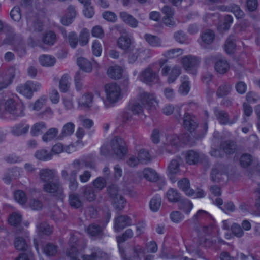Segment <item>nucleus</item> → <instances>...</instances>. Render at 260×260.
Returning a JSON list of instances; mask_svg holds the SVG:
<instances>
[{
	"instance_id": "1",
	"label": "nucleus",
	"mask_w": 260,
	"mask_h": 260,
	"mask_svg": "<svg viewBox=\"0 0 260 260\" xmlns=\"http://www.w3.org/2000/svg\"><path fill=\"white\" fill-rule=\"evenodd\" d=\"M133 231L131 229H127L121 236H117V241L119 252L123 260H141L144 256V251L142 247L140 245H136L132 249V253L130 255L125 254V247L124 242L133 237Z\"/></svg>"
},
{
	"instance_id": "2",
	"label": "nucleus",
	"mask_w": 260,
	"mask_h": 260,
	"mask_svg": "<svg viewBox=\"0 0 260 260\" xmlns=\"http://www.w3.org/2000/svg\"><path fill=\"white\" fill-rule=\"evenodd\" d=\"M77 237L74 235L70 239L69 243L70 248L67 251V255L70 260H80L81 257L82 260H99L104 257L105 253L99 248H93L91 255H84L81 256L77 246Z\"/></svg>"
},
{
	"instance_id": "3",
	"label": "nucleus",
	"mask_w": 260,
	"mask_h": 260,
	"mask_svg": "<svg viewBox=\"0 0 260 260\" xmlns=\"http://www.w3.org/2000/svg\"><path fill=\"white\" fill-rule=\"evenodd\" d=\"M82 169V162L79 160H75L68 168L61 170L60 174L62 179L69 183V188L72 191H75L78 188L79 183L77 181V174Z\"/></svg>"
},
{
	"instance_id": "4",
	"label": "nucleus",
	"mask_w": 260,
	"mask_h": 260,
	"mask_svg": "<svg viewBox=\"0 0 260 260\" xmlns=\"http://www.w3.org/2000/svg\"><path fill=\"white\" fill-rule=\"evenodd\" d=\"M138 100L139 102H136L131 106V110L135 114H142L144 108L149 109L155 107L158 104L156 97L153 93L145 92L142 89L139 90Z\"/></svg>"
},
{
	"instance_id": "5",
	"label": "nucleus",
	"mask_w": 260,
	"mask_h": 260,
	"mask_svg": "<svg viewBox=\"0 0 260 260\" xmlns=\"http://www.w3.org/2000/svg\"><path fill=\"white\" fill-rule=\"evenodd\" d=\"M1 106L2 109L4 110L2 116L5 118L15 120L17 118L24 115L23 109L18 108L14 98H9L5 100Z\"/></svg>"
},
{
	"instance_id": "6",
	"label": "nucleus",
	"mask_w": 260,
	"mask_h": 260,
	"mask_svg": "<svg viewBox=\"0 0 260 260\" xmlns=\"http://www.w3.org/2000/svg\"><path fill=\"white\" fill-rule=\"evenodd\" d=\"M104 91L105 98L103 100V103L106 108L114 106L122 98L121 88L115 83L106 84Z\"/></svg>"
},
{
	"instance_id": "7",
	"label": "nucleus",
	"mask_w": 260,
	"mask_h": 260,
	"mask_svg": "<svg viewBox=\"0 0 260 260\" xmlns=\"http://www.w3.org/2000/svg\"><path fill=\"white\" fill-rule=\"evenodd\" d=\"M41 83L37 81H28L23 84H21L17 87V91L19 93L28 99H30L33 96L34 92H37L41 88Z\"/></svg>"
},
{
	"instance_id": "8",
	"label": "nucleus",
	"mask_w": 260,
	"mask_h": 260,
	"mask_svg": "<svg viewBox=\"0 0 260 260\" xmlns=\"http://www.w3.org/2000/svg\"><path fill=\"white\" fill-rule=\"evenodd\" d=\"M112 151L118 157L121 158L127 152V147L125 141L119 137H115L110 142Z\"/></svg>"
},
{
	"instance_id": "9",
	"label": "nucleus",
	"mask_w": 260,
	"mask_h": 260,
	"mask_svg": "<svg viewBox=\"0 0 260 260\" xmlns=\"http://www.w3.org/2000/svg\"><path fill=\"white\" fill-rule=\"evenodd\" d=\"M213 62L215 63V70L220 74H224L229 69V63L224 58H218L216 56H210L206 58V64L210 65Z\"/></svg>"
},
{
	"instance_id": "10",
	"label": "nucleus",
	"mask_w": 260,
	"mask_h": 260,
	"mask_svg": "<svg viewBox=\"0 0 260 260\" xmlns=\"http://www.w3.org/2000/svg\"><path fill=\"white\" fill-rule=\"evenodd\" d=\"M181 63L183 68L188 73L196 74L197 68L199 66L200 60L196 56L186 55L182 58Z\"/></svg>"
},
{
	"instance_id": "11",
	"label": "nucleus",
	"mask_w": 260,
	"mask_h": 260,
	"mask_svg": "<svg viewBox=\"0 0 260 260\" xmlns=\"http://www.w3.org/2000/svg\"><path fill=\"white\" fill-rule=\"evenodd\" d=\"M181 73V67L177 65H175L172 67L169 65H165L161 70V74L162 76H168L167 82L169 83L174 82Z\"/></svg>"
},
{
	"instance_id": "12",
	"label": "nucleus",
	"mask_w": 260,
	"mask_h": 260,
	"mask_svg": "<svg viewBox=\"0 0 260 260\" xmlns=\"http://www.w3.org/2000/svg\"><path fill=\"white\" fill-rule=\"evenodd\" d=\"M139 78L141 81L149 85L156 83L159 80L158 74L150 67L143 70L140 74Z\"/></svg>"
},
{
	"instance_id": "13",
	"label": "nucleus",
	"mask_w": 260,
	"mask_h": 260,
	"mask_svg": "<svg viewBox=\"0 0 260 260\" xmlns=\"http://www.w3.org/2000/svg\"><path fill=\"white\" fill-rule=\"evenodd\" d=\"M43 189L45 192L55 196H61L63 192V187L59 180L45 182L43 185Z\"/></svg>"
},
{
	"instance_id": "14",
	"label": "nucleus",
	"mask_w": 260,
	"mask_h": 260,
	"mask_svg": "<svg viewBox=\"0 0 260 260\" xmlns=\"http://www.w3.org/2000/svg\"><path fill=\"white\" fill-rule=\"evenodd\" d=\"M133 38L129 35L125 34L120 36L117 42L118 47L125 52L133 50Z\"/></svg>"
},
{
	"instance_id": "15",
	"label": "nucleus",
	"mask_w": 260,
	"mask_h": 260,
	"mask_svg": "<svg viewBox=\"0 0 260 260\" xmlns=\"http://www.w3.org/2000/svg\"><path fill=\"white\" fill-rule=\"evenodd\" d=\"M93 99L92 93H85L78 99V107L82 109H89L92 106Z\"/></svg>"
},
{
	"instance_id": "16",
	"label": "nucleus",
	"mask_w": 260,
	"mask_h": 260,
	"mask_svg": "<svg viewBox=\"0 0 260 260\" xmlns=\"http://www.w3.org/2000/svg\"><path fill=\"white\" fill-rule=\"evenodd\" d=\"M132 224V219L129 216L120 215L115 219L114 228L116 231H119Z\"/></svg>"
},
{
	"instance_id": "17",
	"label": "nucleus",
	"mask_w": 260,
	"mask_h": 260,
	"mask_svg": "<svg viewBox=\"0 0 260 260\" xmlns=\"http://www.w3.org/2000/svg\"><path fill=\"white\" fill-rule=\"evenodd\" d=\"M183 161L181 157L176 156L171 160L168 166V172L170 176L178 175L180 172V166Z\"/></svg>"
},
{
	"instance_id": "18",
	"label": "nucleus",
	"mask_w": 260,
	"mask_h": 260,
	"mask_svg": "<svg viewBox=\"0 0 260 260\" xmlns=\"http://www.w3.org/2000/svg\"><path fill=\"white\" fill-rule=\"evenodd\" d=\"M142 175L144 178L151 182H157L160 180L164 182V178L160 176L156 171L150 168H146L142 171Z\"/></svg>"
},
{
	"instance_id": "19",
	"label": "nucleus",
	"mask_w": 260,
	"mask_h": 260,
	"mask_svg": "<svg viewBox=\"0 0 260 260\" xmlns=\"http://www.w3.org/2000/svg\"><path fill=\"white\" fill-rule=\"evenodd\" d=\"M226 175L225 167L222 164H216L212 168L211 178L213 181H219L222 176Z\"/></svg>"
},
{
	"instance_id": "20",
	"label": "nucleus",
	"mask_w": 260,
	"mask_h": 260,
	"mask_svg": "<svg viewBox=\"0 0 260 260\" xmlns=\"http://www.w3.org/2000/svg\"><path fill=\"white\" fill-rule=\"evenodd\" d=\"M214 113L216 119L221 124H232L234 123L237 120L236 119H235L234 120H230L229 118V115L226 112L217 108H215L214 110Z\"/></svg>"
},
{
	"instance_id": "21",
	"label": "nucleus",
	"mask_w": 260,
	"mask_h": 260,
	"mask_svg": "<svg viewBox=\"0 0 260 260\" xmlns=\"http://www.w3.org/2000/svg\"><path fill=\"white\" fill-rule=\"evenodd\" d=\"M76 16L75 8L73 6H70L67 9L66 15L61 17V23L63 25L68 26L71 24Z\"/></svg>"
},
{
	"instance_id": "22",
	"label": "nucleus",
	"mask_w": 260,
	"mask_h": 260,
	"mask_svg": "<svg viewBox=\"0 0 260 260\" xmlns=\"http://www.w3.org/2000/svg\"><path fill=\"white\" fill-rule=\"evenodd\" d=\"M56 175V172L55 170H51L49 169H43L40 170L39 172V177L40 180L45 184V182H48L53 180Z\"/></svg>"
},
{
	"instance_id": "23",
	"label": "nucleus",
	"mask_w": 260,
	"mask_h": 260,
	"mask_svg": "<svg viewBox=\"0 0 260 260\" xmlns=\"http://www.w3.org/2000/svg\"><path fill=\"white\" fill-rule=\"evenodd\" d=\"M20 175V170L18 168L9 169L4 174L3 180L7 184H10L13 179H15Z\"/></svg>"
},
{
	"instance_id": "24",
	"label": "nucleus",
	"mask_w": 260,
	"mask_h": 260,
	"mask_svg": "<svg viewBox=\"0 0 260 260\" xmlns=\"http://www.w3.org/2000/svg\"><path fill=\"white\" fill-rule=\"evenodd\" d=\"M186 162L189 165H195L198 162L201 156V154L197 151L194 150H188L184 154Z\"/></svg>"
},
{
	"instance_id": "25",
	"label": "nucleus",
	"mask_w": 260,
	"mask_h": 260,
	"mask_svg": "<svg viewBox=\"0 0 260 260\" xmlns=\"http://www.w3.org/2000/svg\"><path fill=\"white\" fill-rule=\"evenodd\" d=\"M183 126L188 131H193L197 126L194 118L189 114H185L183 117Z\"/></svg>"
},
{
	"instance_id": "26",
	"label": "nucleus",
	"mask_w": 260,
	"mask_h": 260,
	"mask_svg": "<svg viewBox=\"0 0 260 260\" xmlns=\"http://www.w3.org/2000/svg\"><path fill=\"white\" fill-rule=\"evenodd\" d=\"M71 77L68 74H63L59 82V88L61 92H67L71 86Z\"/></svg>"
},
{
	"instance_id": "27",
	"label": "nucleus",
	"mask_w": 260,
	"mask_h": 260,
	"mask_svg": "<svg viewBox=\"0 0 260 260\" xmlns=\"http://www.w3.org/2000/svg\"><path fill=\"white\" fill-rule=\"evenodd\" d=\"M120 18L123 22L132 27L136 28L138 25L137 20L125 12H122L120 13Z\"/></svg>"
},
{
	"instance_id": "28",
	"label": "nucleus",
	"mask_w": 260,
	"mask_h": 260,
	"mask_svg": "<svg viewBox=\"0 0 260 260\" xmlns=\"http://www.w3.org/2000/svg\"><path fill=\"white\" fill-rule=\"evenodd\" d=\"M39 61L41 66L49 67L53 66L56 62V59L53 56L43 54L39 57Z\"/></svg>"
},
{
	"instance_id": "29",
	"label": "nucleus",
	"mask_w": 260,
	"mask_h": 260,
	"mask_svg": "<svg viewBox=\"0 0 260 260\" xmlns=\"http://www.w3.org/2000/svg\"><path fill=\"white\" fill-rule=\"evenodd\" d=\"M178 186L187 196H193L194 194L193 190L190 188L189 180L186 178L182 179L178 182Z\"/></svg>"
},
{
	"instance_id": "30",
	"label": "nucleus",
	"mask_w": 260,
	"mask_h": 260,
	"mask_svg": "<svg viewBox=\"0 0 260 260\" xmlns=\"http://www.w3.org/2000/svg\"><path fill=\"white\" fill-rule=\"evenodd\" d=\"M29 129V125L20 123L12 127L11 132L13 135L19 136L27 133Z\"/></svg>"
},
{
	"instance_id": "31",
	"label": "nucleus",
	"mask_w": 260,
	"mask_h": 260,
	"mask_svg": "<svg viewBox=\"0 0 260 260\" xmlns=\"http://www.w3.org/2000/svg\"><path fill=\"white\" fill-rule=\"evenodd\" d=\"M181 84L178 91L182 95H186L188 93L190 88L188 77L185 75L181 76Z\"/></svg>"
},
{
	"instance_id": "32",
	"label": "nucleus",
	"mask_w": 260,
	"mask_h": 260,
	"mask_svg": "<svg viewBox=\"0 0 260 260\" xmlns=\"http://www.w3.org/2000/svg\"><path fill=\"white\" fill-rule=\"evenodd\" d=\"M123 70L119 66H111L109 68L107 74L111 78L117 79L122 77Z\"/></svg>"
},
{
	"instance_id": "33",
	"label": "nucleus",
	"mask_w": 260,
	"mask_h": 260,
	"mask_svg": "<svg viewBox=\"0 0 260 260\" xmlns=\"http://www.w3.org/2000/svg\"><path fill=\"white\" fill-rule=\"evenodd\" d=\"M75 125L72 122H68L64 124L61 131L58 139H61L64 137L71 136L74 132Z\"/></svg>"
},
{
	"instance_id": "34",
	"label": "nucleus",
	"mask_w": 260,
	"mask_h": 260,
	"mask_svg": "<svg viewBox=\"0 0 260 260\" xmlns=\"http://www.w3.org/2000/svg\"><path fill=\"white\" fill-rule=\"evenodd\" d=\"M179 142V138L176 135H172L167 136V143L168 146L173 147V149L170 151L171 153H175L177 151V146H178Z\"/></svg>"
},
{
	"instance_id": "35",
	"label": "nucleus",
	"mask_w": 260,
	"mask_h": 260,
	"mask_svg": "<svg viewBox=\"0 0 260 260\" xmlns=\"http://www.w3.org/2000/svg\"><path fill=\"white\" fill-rule=\"evenodd\" d=\"M77 64L80 68L85 72H91L92 70L91 63L83 57H79L78 58Z\"/></svg>"
},
{
	"instance_id": "36",
	"label": "nucleus",
	"mask_w": 260,
	"mask_h": 260,
	"mask_svg": "<svg viewBox=\"0 0 260 260\" xmlns=\"http://www.w3.org/2000/svg\"><path fill=\"white\" fill-rule=\"evenodd\" d=\"M236 37L234 35H231L227 39L225 44V50L228 54H231L235 49V41Z\"/></svg>"
},
{
	"instance_id": "37",
	"label": "nucleus",
	"mask_w": 260,
	"mask_h": 260,
	"mask_svg": "<svg viewBox=\"0 0 260 260\" xmlns=\"http://www.w3.org/2000/svg\"><path fill=\"white\" fill-rule=\"evenodd\" d=\"M58 134V130L56 128L49 129L42 136V140L45 142H48L55 139Z\"/></svg>"
},
{
	"instance_id": "38",
	"label": "nucleus",
	"mask_w": 260,
	"mask_h": 260,
	"mask_svg": "<svg viewBox=\"0 0 260 260\" xmlns=\"http://www.w3.org/2000/svg\"><path fill=\"white\" fill-rule=\"evenodd\" d=\"M144 38L148 43L152 47H160L161 46V41L159 38L149 34H146Z\"/></svg>"
},
{
	"instance_id": "39",
	"label": "nucleus",
	"mask_w": 260,
	"mask_h": 260,
	"mask_svg": "<svg viewBox=\"0 0 260 260\" xmlns=\"http://www.w3.org/2000/svg\"><path fill=\"white\" fill-rule=\"evenodd\" d=\"M161 204V198L160 196H154L149 202L150 210L153 212H157L160 207Z\"/></svg>"
},
{
	"instance_id": "40",
	"label": "nucleus",
	"mask_w": 260,
	"mask_h": 260,
	"mask_svg": "<svg viewBox=\"0 0 260 260\" xmlns=\"http://www.w3.org/2000/svg\"><path fill=\"white\" fill-rule=\"evenodd\" d=\"M219 17V13H208L204 16L203 20L210 25L215 24L218 22Z\"/></svg>"
},
{
	"instance_id": "41",
	"label": "nucleus",
	"mask_w": 260,
	"mask_h": 260,
	"mask_svg": "<svg viewBox=\"0 0 260 260\" xmlns=\"http://www.w3.org/2000/svg\"><path fill=\"white\" fill-rule=\"evenodd\" d=\"M86 232L90 237H93L100 235L102 232V229L98 224H92L87 227Z\"/></svg>"
},
{
	"instance_id": "42",
	"label": "nucleus",
	"mask_w": 260,
	"mask_h": 260,
	"mask_svg": "<svg viewBox=\"0 0 260 260\" xmlns=\"http://www.w3.org/2000/svg\"><path fill=\"white\" fill-rule=\"evenodd\" d=\"M56 40V35L52 31L46 32L43 35L42 41L46 44L52 45L54 44Z\"/></svg>"
},
{
	"instance_id": "43",
	"label": "nucleus",
	"mask_w": 260,
	"mask_h": 260,
	"mask_svg": "<svg viewBox=\"0 0 260 260\" xmlns=\"http://www.w3.org/2000/svg\"><path fill=\"white\" fill-rule=\"evenodd\" d=\"M183 53V50L182 49L174 48L165 52L162 55L169 59L177 57Z\"/></svg>"
},
{
	"instance_id": "44",
	"label": "nucleus",
	"mask_w": 260,
	"mask_h": 260,
	"mask_svg": "<svg viewBox=\"0 0 260 260\" xmlns=\"http://www.w3.org/2000/svg\"><path fill=\"white\" fill-rule=\"evenodd\" d=\"M236 148L235 144L230 141H225L221 144V148L227 154L233 153L236 150Z\"/></svg>"
},
{
	"instance_id": "45",
	"label": "nucleus",
	"mask_w": 260,
	"mask_h": 260,
	"mask_svg": "<svg viewBox=\"0 0 260 260\" xmlns=\"http://www.w3.org/2000/svg\"><path fill=\"white\" fill-rule=\"evenodd\" d=\"M166 197L171 202H179L181 200L180 194L176 189L170 188L166 193Z\"/></svg>"
},
{
	"instance_id": "46",
	"label": "nucleus",
	"mask_w": 260,
	"mask_h": 260,
	"mask_svg": "<svg viewBox=\"0 0 260 260\" xmlns=\"http://www.w3.org/2000/svg\"><path fill=\"white\" fill-rule=\"evenodd\" d=\"M112 203L116 210L121 211L124 208L126 201L122 196H120L112 199Z\"/></svg>"
},
{
	"instance_id": "47",
	"label": "nucleus",
	"mask_w": 260,
	"mask_h": 260,
	"mask_svg": "<svg viewBox=\"0 0 260 260\" xmlns=\"http://www.w3.org/2000/svg\"><path fill=\"white\" fill-rule=\"evenodd\" d=\"M14 246L16 249L19 251L27 250L28 248L26 240L22 237H17L14 241Z\"/></svg>"
},
{
	"instance_id": "48",
	"label": "nucleus",
	"mask_w": 260,
	"mask_h": 260,
	"mask_svg": "<svg viewBox=\"0 0 260 260\" xmlns=\"http://www.w3.org/2000/svg\"><path fill=\"white\" fill-rule=\"evenodd\" d=\"M46 124L43 122L36 123L31 127L30 134L34 136H38L43 130L46 129Z\"/></svg>"
},
{
	"instance_id": "49",
	"label": "nucleus",
	"mask_w": 260,
	"mask_h": 260,
	"mask_svg": "<svg viewBox=\"0 0 260 260\" xmlns=\"http://www.w3.org/2000/svg\"><path fill=\"white\" fill-rule=\"evenodd\" d=\"M69 201L70 205L75 208H79L82 205V202L79 196L75 193L70 194Z\"/></svg>"
},
{
	"instance_id": "50",
	"label": "nucleus",
	"mask_w": 260,
	"mask_h": 260,
	"mask_svg": "<svg viewBox=\"0 0 260 260\" xmlns=\"http://www.w3.org/2000/svg\"><path fill=\"white\" fill-rule=\"evenodd\" d=\"M201 38L203 42L210 44L215 38L214 32L211 30H206L202 34Z\"/></svg>"
},
{
	"instance_id": "51",
	"label": "nucleus",
	"mask_w": 260,
	"mask_h": 260,
	"mask_svg": "<svg viewBox=\"0 0 260 260\" xmlns=\"http://www.w3.org/2000/svg\"><path fill=\"white\" fill-rule=\"evenodd\" d=\"M83 196L89 201H93L96 198L94 190L91 186H84Z\"/></svg>"
},
{
	"instance_id": "52",
	"label": "nucleus",
	"mask_w": 260,
	"mask_h": 260,
	"mask_svg": "<svg viewBox=\"0 0 260 260\" xmlns=\"http://www.w3.org/2000/svg\"><path fill=\"white\" fill-rule=\"evenodd\" d=\"M35 157L39 160L47 161L51 159L52 154L46 150L41 149L36 152Z\"/></svg>"
},
{
	"instance_id": "53",
	"label": "nucleus",
	"mask_w": 260,
	"mask_h": 260,
	"mask_svg": "<svg viewBox=\"0 0 260 260\" xmlns=\"http://www.w3.org/2000/svg\"><path fill=\"white\" fill-rule=\"evenodd\" d=\"M140 163L147 164L151 161V156L149 152L144 149H141L138 154Z\"/></svg>"
},
{
	"instance_id": "54",
	"label": "nucleus",
	"mask_w": 260,
	"mask_h": 260,
	"mask_svg": "<svg viewBox=\"0 0 260 260\" xmlns=\"http://www.w3.org/2000/svg\"><path fill=\"white\" fill-rule=\"evenodd\" d=\"M231 86L228 83H224L220 85L217 91V95L218 97H223L227 95L231 91Z\"/></svg>"
},
{
	"instance_id": "55",
	"label": "nucleus",
	"mask_w": 260,
	"mask_h": 260,
	"mask_svg": "<svg viewBox=\"0 0 260 260\" xmlns=\"http://www.w3.org/2000/svg\"><path fill=\"white\" fill-rule=\"evenodd\" d=\"M193 207L192 203L188 200H181L179 203V208L182 210L185 213L188 214L190 213Z\"/></svg>"
},
{
	"instance_id": "56",
	"label": "nucleus",
	"mask_w": 260,
	"mask_h": 260,
	"mask_svg": "<svg viewBox=\"0 0 260 260\" xmlns=\"http://www.w3.org/2000/svg\"><path fill=\"white\" fill-rule=\"evenodd\" d=\"M89 31L87 28H84L81 31L79 35V43L81 46L86 45L89 39Z\"/></svg>"
},
{
	"instance_id": "57",
	"label": "nucleus",
	"mask_w": 260,
	"mask_h": 260,
	"mask_svg": "<svg viewBox=\"0 0 260 260\" xmlns=\"http://www.w3.org/2000/svg\"><path fill=\"white\" fill-rule=\"evenodd\" d=\"M74 82L75 89L77 91H80L85 88L80 72H78L75 76Z\"/></svg>"
},
{
	"instance_id": "58",
	"label": "nucleus",
	"mask_w": 260,
	"mask_h": 260,
	"mask_svg": "<svg viewBox=\"0 0 260 260\" xmlns=\"http://www.w3.org/2000/svg\"><path fill=\"white\" fill-rule=\"evenodd\" d=\"M135 53L138 54L139 57L143 59H146L152 56L150 49L146 48H138L136 49Z\"/></svg>"
},
{
	"instance_id": "59",
	"label": "nucleus",
	"mask_w": 260,
	"mask_h": 260,
	"mask_svg": "<svg viewBox=\"0 0 260 260\" xmlns=\"http://www.w3.org/2000/svg\"><path fill=\"white\" fill-rule=\"evenodd\" d=\"M57 251V247L51 243L47 244L43 248V252L47 256L54 255Z\"/></svg>"
},
{
	"instance_id": "60",
	"label": "nucleus",
	"mask_w": 260,
	"mask_h": 260,
	"mask_svg": "<svg viewBox=\"0 0 260 260\" xmlns=\"http://www.w3.org/2000/svg\"><path fill=\"white\" fill-rule=\"evenodd\" d=\"M91 49L92 53L94 56L97 57L101 56L102 52V46L99 41H93L92 44Z\"/></svg>"
},
{
	"instance_id": "61",
	"label": "nucleus",
	"mask_w": 260,
	"mask_h": 260,
	"mask_svg": "<svg viewBox=\"0 0 260 260\" xmlns=\"http://www.w3.org/2000/svg\"><path fill=\"white\" fill-rule=\"evenodd\" d=\"M37 228L39 232L45 235H50L52 232V227L45 222L37 225Z\"/></svg>"
},
{
	"instance_id": "62",
	"label": "nucleus",
	"mask_w": 260,
	"mask_h": 260,
	"mask_svg": "<svg viewBox=\"0 0 260 260\" xmlns=\"http://www.w3.org/2000/svg\"><path fill=\"white\" fill-rule=\"evenodd\" d=\"M21 221V215L17 212L13 213L9 218V223L12 225H17L20 223Z\"/></svg>"
},
{
	"instance_id": "63",
	"label": "nucleus",
	"mask_w": 260,
	"mask_h": 260,
	"mask_svg": "<svg viewBox=\"0 0 260 260\" xmlns=\"http://www.w3.org/2000/svg\"><path fill=\"white\" fill-rule=\"evenodd\" d=\"M210 217V215L207 211L203 210H199L194 215L192 219L194 221H199L204 219H207Z\"/></svg>"
},
{
	"instance_id": "64",
	"label": "nucleus",
	"mask_w": 260,
	"mask_h": 260,
	"mask_svg": "<svg viewBox=\"0 0 260 260\" xmlns=\"http://www.w3.org/2000/svg\"><path fill=\"white\" fill-rule=\"evenodd\" d=\"M15 200L20 204H24L26 201L25 193L22 190H17L14 193Z\"/></svg>"
}]
</instances>
